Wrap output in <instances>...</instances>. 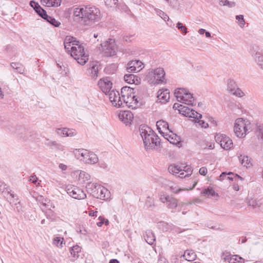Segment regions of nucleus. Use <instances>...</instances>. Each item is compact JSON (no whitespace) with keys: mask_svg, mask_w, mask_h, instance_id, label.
<instances>
[{"mask_svg":"<svg viewBox=\"0 0 263 263\" xmlns=\"http://www.w3.org/2000/svg\"><path fill=\"white\" fill-rule=\"evenodd\" d=\"M37 180H38V179L35 175L31 176L29 177V181L31 182L32 183H34V184H35L37 183Z\"/></svg>","mask_w":263,"mask_h":263,"instance_id":"e2e57ef3","label":"nucleus"},{"mask_svg":"<svg viewBox=\"0 0 263 263\" xmlns=\"http://www.w3.org/2000/svg\"><path fill=\"white\" fill-rule=\"evenodd\" d=\"M182 171L180 172V174L179 177L181 178H184L185 177H188L191 175L192 174L193 170L191 167L188 165L182 167Z\"/></svg>","mask_w":263,"mask_h":263,"instance_id":"cd10ccee","label":"nucleus"},{"mask_svg":"<svg viewBox=\"0 0 263 263\" xmlns=\"http://www.w3.org/2000/svg\"><path fill=\"white\" fill-rule=\"evenodd\" d=\"M120 119L126 125L130 124L133 119V115L130 111H124L119 115Z\"/></svg>","mask_w":263,"mask_h":263,"instance_id":"412c9836","label":"nucleus"},{"mask_svg":"<svg viewBox=\"0 0 263 263\" xmlns=\"http://www.w3.org/2000/svg\"><path fill=\"white\" fill-rule=\"evenodd\" d=\"M199 126H200L201 127L203 128H206L209 126L208 124L204 121L203 120H201V119H199V120H197L196 122Z\"/></svg>","mask_w":263,"mask_h":263,"instance_id":"052dcab7","label":"nucleus"},{"mask_svg":"<svg viewBox=\"0 0 263 263\" xmlns=\"http://www.w3.org/2000/svg\"><path fill=\"white\" fill-rule=\"evenodd\" d=\"M178 206V200L174 197H171L167 202V207L169 209L174 210Z\"/></svg>","mask_w":263,"mask_h":263,"instance_id":"f704fd0d","label":"nucleus"},{"mask_svg":"<svg viewBox=\"0 0 263 263\" xmlns=\"http://www.w3.org/2000/svg\"><path fill=\"white\" fill-rule=\"evenodd\" d=\"M140 135L143 140L145 148L147 151L153 149L159 143V138L149 127L141 125L139 128Z\"/></svg>","mask_w":263,"mask_h":263,"instance_id":"f03ea898","label":"nucleus"},{"mask_svg":"<svg viewBox=\"0 0 263 263\" xmlns=\"http://www.w3.org/2000/svg\"><path fill=\"white\" fill-rule=\"evenodd\" d=\"M75 157L85 163L93 164L98 162V158L94 153L85 149H76L73 151Z\"/></svg>","mask_w":263,"mask_h":263,"instance_id":"39448f33","label":"nucleus"},{"mask_svg":"<svg viewBox=\"0 0 263 263\" xmlns=\"http://www.w3.org/2000/svg\"><path fill=\"white\" fill-rule=\"evenodd\" d=\"M30 5L33 7L34 9V10L36 11V10H37V8H38L39 6H40L37 3H36L34 1H31L30 2Z\"/></svg>","mask_w":263,"mask_h":263,"instance_id":"680f3d73","label":"nucleus"},{"mask_svg":"<svg viewBox=\"0 0 263 263\" xmlns=\"http://www.w3.org/2000/svg\"><path fill=\"white\" fill-rule=\"evenodd\" d=\"M166 139H167L171 143L177 145L180 143V138L179 136H177L176 134L173 133L171 130L170 133H167L166 134L163 136Z\"/></svg>","mask_w":263,"mask_h":263,"instance_id":"6ab92c4d","label":"nucleus"},{"mask_svg":"<svg viewBox=\"0 0 263 263\" xmlns=\"http://www.w3.org/2000/svg\"><path fill=\"white\" fill-rule=\"evenodd\" d=\"M99 219L100 220V221L97 223V226L100 227L104 223V218L101 216H100L99 217Z\"/></svg>","mask_w":263,"mask_h":263,"instance_id":"69168bd1","label":"nucleus"},{"mask_svg":"<svg viewBox=\"0 0 263 263\" xmlns=\"http://www.w3.org/2000/svg\"><path fill=\"white\" fill-rule=\"evenodd\" d=\"M177 27L179 29L181 30L184 34H186L187 32V28L180 22H178L177 24Z\"/></svg>","mask_w":263,"mask_h":263,"instance_id":"bf43d9fd","label":"nucleus"},{"mask_svg":"<svg viewBox=\"0 0 263 263\" xmlns=\"http://www.w3.org/2000/svg\"><path fill=\"white\" fill-rule=\"evenodd\" d=\"M170 6L175 9L178 10L180 8V4L178 0H172Z\"/></svg>","mask_w":263,"mask_h":263,"instance_id":"13d9d810","label":"nucleus"},{"mask_svg":"<svg viewBox=\"0 0 263 263\" xmlns=\"http://www.w3.org/2000/svg\"><path fill=\"white\" fill-rule=\"evenodd\" d=\"M108 96L112 105L118 108L122 107L123 99L121 93L119 91L112 90L109 92Z\"/></svg>","mask_w":263,"mask_h":263,"instance_id":"f8f14e48","label":"nucleus"},{"mask_svg":"<svg viewBox=\"0 0 263 263\" xmlns=\"http://www.w3.org/2000/svg\"><path fill=\"white\" fill-rule=\"evenodd\" d=\"M239 160L242 165L247 167H250L252 166L251 159L247 156L240 155L239 157Z\"/></svg>","mask_w":263,"mask_h":263,"instance_id":"c85d7f7f","label":"nucleus"},{"mask_svg":"<svg viewBox=\"0 0 263 263\" xmlns=\"http://www.w3.org/2000/svg\"><path fill=\"white\" fill-rule=\"evenodd\" d=\"M66 191L69 196L77 199H83L86 197V194L76 186L68 185L66 187Z\"/></svg>","mask_w":263,"mask_h":263,"instance_id":"9b49d317","label":"nucleus"},{"mask_svg":"<svg viewBox=\"0 0 263 263\" xmlns=\"http://www.w3.org/2000/svg\"><path fill=\"white\" fill-rule=\"evenodd\" d=\"M228 175H234V174L232 173H231V172H230L228 174H227L226 173L223 172L219 176V180H222L225 178H227V179H229V180H233V179H234L235 181L238 180V179H240V180H243V178L241 177L238 176V175H235L234 176V178H233L231 176H227Z\"/></svg>","mask_w":263,"mask_h":263,"instance_id":"bb28decb","label":"nucleus"},{"mask_svg":"<svg viewBox=\"0 0 263 263\" xmlns=\"http://www.w3.org/2000/svg\"><path fill=\"white\" fill-rule=\"evenodd\" d=\"M143 63L139 60L130 61L127 66V70L129 72H138L143 68Z\"/></svg>","mask_w":263,"mask_h":263,"instance_id":"2eb2a0df","label":"nucleus"},{"mask_svg":"<svg viewBox=\"0 0 263 263\" xmlns=\"http://www.w3.org/2000/svg\"><path fill=\"white\" fill-rule=\"evenodd\" d=\"M154 10L157 15L160 16L165 22L168 21L169 20L170 18L163 11L157 8H154Z\"/></svg>","mask_w":263,"mask_h":263,"instance_id":"ea45409f","label":"nucleus"},{"mask_svg":"<svg viewBox=\"0 0 263 263\" xmlns=\"http://www.w3.org/2000/svg\"><path fill=\"white\" fill-rule=\"evenodd\" d=\"M215 139L216 142L219 144L224 149L229 150L233 147L232 140L225 135L217 134Z\"/></svg>","mask_w":263,"mask_h":263,"instance_id":"1a4fd4ad","label":"nucleus"},{"mask_svg":"<svg viewBox=\"0 0 263 263\" xmlns=\"http://www.w3.org/2000/svg\"><path fill=\"white\" fill-rule=\"evenodd\" d=\"M81 251V248L78 245H76L70 249V252L73 259L72 261L75 260L79 257V253Z\"/></svg>","mask_w":263,"mask_h":263,"instance_id":"2f4dec72","label":"nucleus"},{"mask_svg":"<svg viewBox=\"0 0 263 263\" xmlns=\"http://www.w3.org/2000/svg\"><path fill=\"white\" fill-rule=\"evenodd\" d=\"M261 204V200L257 199H251L248 202V206H251L253 209L259 208Z\"/></svg>","mask_w":263,"mask_h":263,"instance_id":"c9c22d12","label":"nucleus"},{"mask_svg":"<svg viewBox=\"0 0 263 263\" xmlns=\"http://www.w3.org/2000/svg\"><path fill=\"white\" fill-rule=\"evenodd\" d=\"M182 256H181V257ZM182 257L189 261H192L194 260L196 257L195 253L193 250H186L184 251Z\"/></svg>","mask_w":263,"mask_h":263,"instance_id":"a878e982","label":"nucleus"},{"mask_svg":"<svg viewBox=\"0 0 263 263\" xmlns=\"http://www.w3.org/2000/svg\"><path fill=\"white\" fill-rule=\"evenodd\" d=\"M45 20L55 27H59L61 25V23L60 22L57 21L54 18L48 15L47 18Z\"/></svg>","mask_w":263,"mask_h":263,"instance_id":"c03bdc74","label":"nucleus"},{"mask_svg":"<svg viewBox=\"0 0 263 263\" xmlns=\"http://www.w3.org/2000/svg\"><path fill=\"white\" fill-rule=\"evenodd\" d=\"M191 116H189V118H192L195 119V122H197V120L202 118V115L193 109H192V112H190Z\"/></svg>","mask_w":263,"mask_h":263,"instance_id":"49530a36","label":"nucleus"},{"mask_svg":"<svg viewBox=\"0 0 263 263\" xmlns=\"http://www.w3.org/2000/svg\"><path fill=\"white\" fill-rule=\"evenodd\" d=\"M41 3L48 7H58L61 3V0H41Z\"/></svg>","mask_w":263,"mask_h":263,"instance_id":"c756f323","label":"nucleus"},{"mask_svg":"<svg viewBox=\"0 0 263 263\" xmlns=\"http://www.w3.org/2000/svg\"><path fill=\"white\" fill-rule=\"evenodd\" d=\"M124 78L125 81L129 84L135 83L136 82L135 79L137 80V77L133 74H125Z\"/></svg>","mask_w":263,"mask_h":263,"instance_id":"a19ab883","label":"nucleus"},{"mask_svg":"<svg viewBox=\"0 0 263 263\" xmlns=\"http://www.w3.org/2000/svg\"><path fill=\"white\" fill-rule=\"evenodd\" d=\"M201 194L203 196H206L208 197H214L215 196H218V194L216 193L212 187L209 186L207 189H203Z\"/></svg>","mask_w":263,"mask_h":263,"instance_id":"473e14b6","label":"nucleus"},{"mask_svg":"<svg viewBox=\"0 0 263 263\" xmlns=\"http://www.w3.org/2000/svg\"><path fill=\"white\" fill-rule=\"evenodd\" d=\"M11 65L13 69L20 73H23L25 71V68L21 63L14 62L12 63Z\"/></svg>","mask_w":263,"mask_h":263,"instance_id":"58836bf2","label":"nucleus"},{"mask_svg":"<svg viewBox=\"0 0 263 263\" xmlns=\"http://www.w3.org/2000/svg\"><path fill=\"white\" fill-rule=\"evenodd\" d=\"M73 14L76 20L86 26H91L101 20L100 11L95 6L75 8Z\"/></svg>","mask_w":263,"mask_h":263,"instance_id":"f257e3e1","label":"nucleus"},{"mask_svg":"<svg viewBox=\"0 0 263 263\" xmlns=\"http://www.w3.org/2000/svg\"><path fill=\"white\" fill-rule=\"evenodd\" d=\"M64 238L59 237H57L53 239V243L54 245H56L58 247L62 248L63 247L62 244L63 242Z\"/></svg>","mask_w":263,"mask_h":263,"instance_id":"09e8293b","label":"nucleus"},{"mask_svg":"<svg viewBox=\"0 0 263 263\" xmlns=\"http://www.w3.org/2000/svg\"><path fill=\"white\" fill-rule=\"evenodd\" d=\"M70 55L81 65L85 64L88 60V55L84 52V48L79 43L71 47Z\"/></svg>","mask_w":263,"mask_h":263,"instance_id":"423d86ee","label":"nucleus"},{"mask_svg":"<svg viewBox=\"0 0 263 263\" xmlns=\"http://www.w3.org/2000/svg\"><path fill=\"white\" fill-rule=\"evenodd\" d=\"M165 72L162 68L149 69L147 77L154 83H162L164 81Z\"/></svg>","mask_w":263,"mask_h":263,"instance_id":"0eeeda50","label":"nucleus"},{"mask_svg":"<svg viewBox=\"0 0 263 263\" xmlns=\"http://www.w3.org/2000/svg\"><path fill=\"white\" fill-rule=\"evenodd\" d=\"M224 259L226 261H228L229 263H244V259L241 257L236 255H226Z\"/></svg>","mask_w":263,"mask_h":263,"instance_id":"b1692460","label":"nucleus"},{"mask_svg":"<svg viewBox=\"0 0 263 263\" xmlns=\"http://www.w3.org/2000/svg\"><path fill=\"white\" fill-rule=\"evenodd\" d=\"M133 37H134L133 35H129V36L126 35V36H124L123 37V39L126 42H130L133 40Z\"/></svg>","mask_w":263,"mask_h":263,"instance_id":"338daca9","label":"nucleus"},{"mask_svg":"<svg viewBox=\"0 0 263 263\" xmlns=\"http://www.w3.org/2000/svg\"><path fill=\"white\" fill-rule=\"evenodd\" d=\"M0 191L2 192L3 196L8 199L10 204L17 200V196L11 193L10 189L3 182H0Z\"/></svg>","mask_w":263,"mask_h":263,"instance_id":"9d476101","label":"nucleus"},{"mask_svg":"<svg viewBox=\"0 0 263 263\" xmlns=\"http://www.w3.org/2000/svg\"><path fill=\"white\" fill-rule=\"evenodd\" d=\"M80 43L79 41H77L76 39L73 36H67L64 40V47L68 52H70L71 47L78 45Z\"/></svg>","mask_w":263,"mask_h":263,"instance_id":"a211bd4d","label":"nucleus"},{"mask_svg":"<svg viewBox=\"0 0 263 263\" xmlns=\"http://www.w3.org/2000/svg\"><path fill=\"white\" fill-rule=\"evenodd\" d=\"M171 196L164 193L160 195L159 199L162 203H167Z\"/></svg>","mask_w":263,"mask_h":263,"instance_id":"864d4df0","label":"nucleus"},{"mask_svg":"<svg viewBox=\"0 0 263 263\" xmlns=\"http://www.w3.org/2000/svg\"><path fill=\"white\" fill-rule=\"evenodd\" d=\"M235 88V82L233 80L229 79L228 81L227 90L231 93Z\"/></svg>","mask_w":263,"mask_h":263,"instance_id":"de8ad7c7","label":"nucleus"},{"mask_svg":"<svg viewBox=\"0 0 263 263\" xmlns=\"http://www.w3.org/2000/svg\"><path fill=\"white\" fill-rule=\"evenodd\" d=\"M145 204L149 208L154 207L155 206L154 200L152 198L148 197L146 200Z\"/></svg>","mask_w":263,"mask_h":263,"instance_id":"4d7b16f0","label":"nucleus"},{"mask_svg":"<svg viewBox=\"0 0 263 263\" xmlns=\"http://www.w3.org/2000/svg\"><path fill=\"white\" fill-rule=\"evenodd\" d=\"M251 50L254 54V59L258 65L263 70V55L262 50L258 46L253 45L251 47Z\"/></svg>","mask_w":263,"mask_h":263,"instance_id":"4468645a","label":"nucleus"},{"mask_svg":"<svg viewBox=\"0 0 263 263\" xmlns=\"http://www.w3.org/2000/svg\"><path fill=\"white\" fill-rule=\"evenodd\" d=\"M134 89L129 87H123L121 90V95L122 97V107L125 106L132 109L137 108L138 105V101L134 92Z\"/></svg>","mask_w":263,"mask_h":263,"instance_id":"7ed1b4c3","label":"nucleus"},{"mask_svg":"<svg viewBox=\"0 0 263 263\" xmlns=\"http://www.w3.org/2000/svg\"><path fill=\"white\" fill-rule=\"evenodd\" d=\"M231 93L238 97H242L245 95L243 92L240 88L236 87L231 92Z\"/></svg>","mask_w":263,"mask_h":263,"instance_id":"3c124183","label":"nucleus"},{"mask_svg":"<svg viewBox=\"0 0 263 263\" xmlns=\"http://www.w3.org/2000/svg\"><path fill=\"white\" fill-rule=\"evenodd\" d=\"M156 126L159 133L162 136L166 134L168 132L170 133L171 132L168 123L163 120L158 121L156 123Z\"/></svg>","mask_w":263,"mask_h":263,"instance_id":"dca6fc26","label":"nucleus"},{"mask_svg":"<svg viewBox=\"0 0 263 263\" xmlns=\"http://www.w3.org/2000/svg\"><path fill=\"white\" fill-rule=\"evenodd\" d=\"M173 108L175 109H178L179 112L185 117H188L191 116L190 112H192V109L189 107L179 104V103H175Z\"/></svg>","mask_w":263,"mask_h":263,"instance_id":"aec40b11","label":"nucleus"},{"mask_svg":"<svg viewBox=\"0 0 263 263\" xmlns=\"http://www.w3.org/2000/svg\"><path fill=\"white\" fill-rule=\"evenodd\" d=\"M101 50L105 56L109 57L116 54L117 46L114 39H109L101 44Z\"/></svg>","mask_w":263,"mask_h":263,"instance_id":"6e6552de","label":"nucleus"},{"mask_svg":"<svg viewBox=\"0 0 263 263\" xmlns=\"http://www.w3.org/2000/svg\"><path fill=\"white\" fill-rule=\"evenodd\" d=\"M207 168L205 167H202L199 169V173L200 174L205 176L207 174Z\"/></svg>","mask_w":263,"mask_h":263,"instance_id":"0e129e2a","label":"nucleus"},{"mask_svg":"<svg viewBox=\"0 0 263 263\" xmlns=\"http://www.w3.org/2000/svg\"><path fill=\"white\" fill-rule=\"evenodd\" d=\"M100 89L106 95H109L112 88V83L108 77L101 79L98 83Z\"/></svg>","mask_w":263,"mask_h":263,"instance_id":"ddd939ff","label":"nucleus"},{"mask_svg":"<svg viewBox=\"0 0 263 263\" xmlns=\"http://www.w3.org/2000/svg\"><path fill=\"white\" fill-rule=\"evenodd\" d=\"M256 133L257 136L263 140V124L257 126Z\"/></svg>","mask_w":263,"mask_h":263,"instance_id":"5fc2aeb1","label":"nucleus"},{"mask_svg":"<svg viewBox=\"0 0 263 263\" xmlns=\"http://www.w3.org/2000/svg\"><path fill=\"white\" fill-rule=\"evenodd\" d=\"M100 185H98L97 183L89 182L86 185V189L88 192H89L90 194L93 196V192L97 191V188L100 186Z\"/></svg>","mask_w":263,"mask_h":263,"instance_id":"4c0bfd02","label":"nucleus"},{"mask_svg":"<svg viewBox=\"0 0 263 263\" xmlns=\"http://www.w3.org/2000/svg\"><path fill=\"white\" fill-rule=\"evenodd\" d=\"M184 97V98H183L182 101L181 102L187 104V105H193L194 101V98L193 96V95L190 93L187 90L186 92V93L183 96Z\"/></svg>","mask_w":263,"mask_h":263,"instance_id":"7c9ffc66","label":"nucleus"},{"mask_svg":"<svg viewBox=\"0 0 263 263\" xmlns=\"http://www.w3.org/2000/svg\"><path fill=\"white\" fill-rule=\"evenodd\" d=\"M187 90L184 88H178L175 90V95L177 100L182 102L183 98H184V95L186 93Z\"/></svg>","mask_w":263,"mask_h":263,"instance_id":"72a5a7b5","label":"nucleus"},{"mask_svg":"<svg viewBox=\"0 0 263 263\" xmlns=\"http://www.w3.org/2000/svg\"><path fill=\"white\" fill-rule=\"evenodd\" d=\"M98 67L97 65H92L91 66V77L93 79H96L98 76Z\"/></svg>","mask_w":263,"mask_h":263,"instance_id":"8fccbe9b","label":"nucleus"},{"mask_svg":"<svg viewBox=\"0 0 263 263\" xmlns=\"http://www.w3.org/2000/svg\"><path fill=\"white\" fill-rule=\"evenodd\" d=\"M55 147L60 150V151H63L64 149V147L61 145V144H59V143H57V144L55 146Z\"/></svg>","mask_w":263,"mask_h":263,"instance_id":"774afa93","label":"nucleus"},{"mask_svg":"<svg viewBox=\"0 0 263 263\" xmlns=\"http://www.w3.org/2000/svg\"><path fill=\"white\" fill-rule=\"evenodd\" d=\"M233 130L237 137L244 138L251 131V124L247 119L237 118L235 121Z\"/></svg>","mask_w":263,"mask_h":263,"instance_id":"20e7f679","label":"nucleus"},{"mask_svg":"<svg viewBox=\"0 0 263 263\" xmlns=\"http://www.w3.org/2000/svg\"><path fill=\"white\" fill-rule=\"evenodd\" d=\"M108 191L105 187L100 186L97 188V191L93 192V196L96 198L106 200L108 198Z\"/></svg>","mask_w":263,"mask_h":263,"instance_id":"f3484780","label":"nucleus"},{"mask_svg":"<svg viewBox=\"0 0 263 263\" xmlns=\"http://www.w3.org/2000/svg\"><path fill=\"white\" fill-rule=\"evenodd\" d=\"M236 19L238 21V24L241 28H243L245 25V21L242 15L236 16Z\"/></svg>","mask_w":263,"mask_h":263,"instance_id":"603ef678","label":"nucleus"},{"mask_svg":"<svg viewBox=\"0 0 263 263\" xmlns=\"http://www.w3.org/2000/svg\"><path fill=\"white\" fill-rule=\"evenodd\" d=\"M43 19H46L48 17L46 11L43 9L41 6H39L35 11Z\"/></svg>","mask_w":263,"mask_h":263,"instance_id":"79ce46f5","label":"nucleus"},{"mask_svg":"<svg viewBox=\"0 0 263 263\" xmlns=\"http://www.w3.org/2000/svg\"><path fill=\"white\" fill-rule=\"evenodd\" d=\"M158 99L162 103L167 102L170 99V92L168 89L159 90L158 91Z\"/></svg>","mask_w":263,"mask_h":263,"instance_id":"5701e85b","label":"nucleus"},{"mask_svg":"<svg viewBox=\"0 0 263 263\" xmlns=\"http://www.w3.org/2000/svg\"><path fill=\"white\" fill-rule=\"evenodd\" d=\"M169 172L173 175L179 174L182 171V168L176 164H171L168 167Z\"/></svg>","mask_w":263,"mask_h":263,"instance_id":"e433bc0d","label":"nucleus"},{"mask_svg":"<svg viewBox=\"0 0 263 263\" xmlns=\"http://www.w3.org/2000/svg\"><path fill=\"white\" fill-rule=\"evenodd\" d=\"M57 133L62 137H72L76 135V131L73 129L64 128L63 129L58 128Z\"/></svg>","mask_w":263,"mask_h":263,"instance_id":"4be33fe9","label":"nucleus"},{"mask_svg":"<svg viewBox=\"0 0 263 263\" xmlns=\"http://www.w3.org/2000/svg\"><path fill=\"white\" fill-rule=\"evenodd\" d=\"M106 6L109 7H112L115 6L117 3L118 0H104Z\"/></svg>","mask_w":263,"mask_h":263,"instance_id":"6e6d98bb","label":"nucleus"},{"mask_svg":"<svg viewBox=\"0 0 263 263\" xmlns=\"http://www.w3.org/2000/svg\"><path fill=\"white\" fill-rule=\"evenodd\" d=\"M144 237L146 242L151 245H152L156 240L154 234L151 230H147Z\"/></svg>","mask_w":263,"mask_h":263,"instance_id":"393cba45","label":"nucleus"},{"mask_svg":"<svg viewBox=\"0 0 263 263\" xmlns=\"http://www.w3.org/2000/svg\"><path fill=\"white\" fill-rule=\"evenodd\" d=\"M219 5L221 6H227L231 8L235 6V3L228 0H219Z\"/></svg>","mask_w":263,"mask_h":263,"instance_id":"a18cd8bd","label":"nucleus"},{"mask_svg":"<svg viewBox=\"0 0 263 263\" xmlns=\"http://www.w3.org/2000/svg\"><path fill=\"white\" fill-rule=\"evenodd\" d=\"M79 179L83 182H86L90 180V176L87 173L82 171L80 173Z\"/></svg>","mask_w":263,"mask_h":263,"instance_id":"37998d69","label":"nucleus"}]
</instances>
